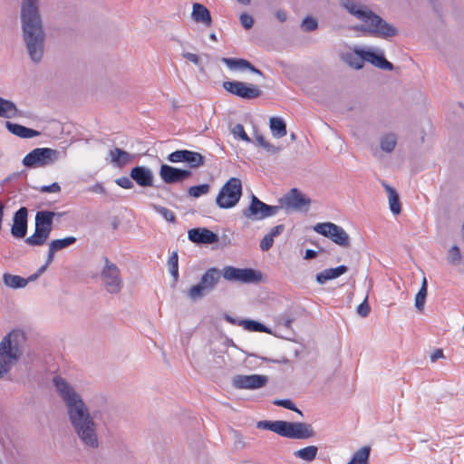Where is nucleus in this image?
I'll return each instance as SVG.
<instances>
[{"instance_id":"nucleus-1","label":"nucleus","mask_w":464,"mask_h":464,"mask_svg":"<svg viewBox=\"0 0 464 464\" xmlns=\"http://www.w3.org/2000/svg\"><path fill=\"white\" fill-rule=\"evenodd\" d=\"M53 384L66 408L70 424L82 445L92 450L99 448L97 424L82 395L61 376H54Z\"/></svg>"},{"instance_id":"nucleus-2","label":"nucleus","mask_w":464,"mask_h":464,"mask_svg":"<svg viewBox=\"0 0 464 464\" xmlns=\"http://www.w3.org/2000/svg\"><path fill=\"white\" fill-rule=\"evenodd\" d=\"M41 0H21L20 24L26 53L34 63L42 62L45 50L46 34L40 11Z\"/></svg>"},{"instance_id":"nucleus-3","label":"nucleus","mask_w":464,"mask_h":464,"mask_svg":"<svg viewBox=\"0 0 464 464\" xmlns=\"http://www.w3.org/2000/svg\"><path fill=\"white\" fill-rule=\"evenodd\" d=\"M341 5L363 23L354 26V30L385 40H390L399 34V30L395 25L388 23L367 6L357 4L353 0H344Z\"/></svg>"},{"instance_id":"nucleus-4","label":"nucleus","mask_w":464,"mask_h":464,"mask_svg":"<svg viewBox=\"0 0 464 464\" xmlns=\"http://www.w3.org/2000/svg\"><path fill=\"white\" fill-rule=\"evenodd\" d=\"M25 335L13 330L0 341V380L19 362L24 352Z\"/></svg>"},{"instance_id":"nucleus-5","label":"nucleus","mask_w":464,"mask_h":464,"mask_svg":"<svg viewBox=\"0 0 464 464\" xmlns=\"http://www.w3.org/2000/svg\"><path fill=\"white\" fill-rule=\"evenodd\" d=\"M65 155V151L52 148H35L24 157L22 163L28 169L45 168L53 165Z\"/></svg>"},{"instance_id":"nucleus-6","label":"nucleus","mask_w":464,"mask_h":464,"mask_svg":"<svg viewBox=\"0 0 464 464\" xmlns=\"http://www.w3.org/2000/svg\"><path fill=\"white\" fill-rule=\"evenodd\" d=\"M242 195V183L237 178L229 179L219 190L216 202L221 208H230L237 204Z\"/></svg>"},{"instance_id":"nucleus-7","label":"nucleus","mask_w":464,"mask_h":464,"mask_svg":"<svg viewBox=\"0 0 464 464\" xmlns=\"http://www.w3.org/2000/svg\"><path fill=\"white\" fill-rule=\"evenodd\" d=\"M101 278L106 291L111 295L119 294L123 287V280L119 267L107 257H104V266L101 271Z\"/></svg>"},{"instance_id":"nucleus-8","label":"nucleus","mask_w":464,"mask_h":464,"mask_svg":"<svg viewBox=\"0 0 464 464\" xmlns=\"http://www.w3.org/2000/svg\"><path fill=\"white\" fill-rule=\"evenodd\" d=\"M222 276L224 279L230 282L256 284L262 280L263 275L260 271L253 268H237L231 266H226L222 269Z\"/></svg>"},{"instance_id":"nucleus-9","label":"nucleus","mask_w":464,"mask_h":464,"mask_svg":"<svg viewBox=\"0 0 464 464\" xmlns=\"http://www.w3.org/2000/svg\"><path fill=\"white\" fill-rule=\"evenodd\" d=\"M314 230L324 237L331 238L334 243L342 247L346 248L351 245L349 235L342 227L334 223H318L314 227Z\"/></svg>"},{"instance_id":"nucleus-10","label":"nucleus","mask_w":464,"mask_h":464,"mask_svg":"<svg viewBox=\"0 0 464 464\" xmlns=\"http://www.w3.org/2000/svg\"><path fill=\"white\" fill-rule=\"evenodd\" d=\"M222 87L227 92L244 100L256 99L262 94V91L257 86L239 81L223 82Z\"/></svg>"},{"instance_id":"nucleus-11","label":"nucleus","mask_w":464,"mask_h":464,"mask_svg":"<svg viewBox=\"0 0 464 464\" xmlns=\"http://www.w3.org/2000/svg\"><path fill=\"white\" fill-rule=\"evenodd\" d=\"M279 203L286 211H307L311 200L298 188H292L279 198Z\"/></svg>"},{"instance_id":"nucleus-12","label":"nucleus","mask_w":464,"mask_h":464,"mask_svg":"<svg viewBox=\"0 0 464 464\" xmlns=\"http://www.w3.org/2000/svg\"><path fill=\"white\" fill-rule=\"evenodd\" d=\"M356 55H360L365 62L372 65L387 71L393 70V64L389 62L382 50L363 49L358 46L353 48Z\"/></svg>"},{"instance_id":"nucleus-13","label":"nucleus","mask_w":464,"mask_h":464,"mask_svg":"<svg viewBox=\"0 0 464 464\" xmlns=\"http://www.w3.org/2000/svg\"><path fill=\"white\" fill-rule=\"evenodd\" d=\"M231 382L238 390H256L267 384L268 377L262 374H237L232 378Z\"/></svg>"},{"instance_id":"nucleus-14","label":"nucleus","mask_w":464,"mask_h":464,"mask_svg":"<svg viewBox=\"0 0 464 464\" xmlns=\"http://www.w3.org/2000/svg\"><path fill=\"white\" fill-rule=\"evenodd\" d=\"M281 436L289 439H308L314 436L311 424L305 422H289L284 420Z\"/></svg>"},{"instance_id":"nucleus-15","label":"nucleus","mask_w":464,"mask_h":464,"mask_svg":"<svg viewBox=\"0 0 464 464\" xmlns=\"http://www.w3.org/2000/svg\"><path fill=\"white\" fill-rule=\"evenodd\" d=\"M167 160L172 163L185 162L189 168H196L202 163L203 156L198 152L179 150L169 154Z\"/></svg>"},{"instance_id":"nucleus-16","label":"nucleus","mask_w":464,"mask_h":464,"mask_svg":"<svg viewBox=\"0 0 464 464\" xmlns=\"http://www.w3.org/2000/svg\"><path fill=\"white\" fill-rule=\"evenodd\" d=\"M188 169H177L172 166L162 164L160 169L161 179L167 184L181 182L190 176Z\"/></svg>"},{"instance_id":"nucleus-17","label":"nucleus","mask_w":464,"mask_h":464,"mask_svg":"<svg viewBox=\"0 0 464 464\" xmlns=\"http://www.w3.org/2000/svg\"><path fill=\"white\" fill-rule=\"evenodd\" d=\"M28 210L25 207L20 208L13 218L11 234L15 238H24L27 233Z\"/></svg>"},{"instance_id":"nucleus-18","label":"nucleus","mask_w":464,"mask_h":464,"mask_svg":"<svg viewBox=\"0 0 464 464\" xmlns=\"http://www.w3.org/2000/svg\"><path fill=\"white\" fill-rule=\"evenodd\" d=\"M266 204L252 194L250 204L243 209L242 215L249 219L262 220L266 218Z\"/></svg>"},{"instance_id":"nucleus-19","label":"nucleus","mask_w":464,"mask_h":464,"mask_svg":"<svg viewBox=\"0 0 464 464\" xmlns=\"http://www.w3.org/2000/svg\"><path fill=\"white\" fill-rule=\"evenodd\" d=\"M130 176L140 187H150L153 185L152 171L147 167L137 166L132 168Z\"/></svg>"},{"instance_id":"nucleus-20","label":"nucleus","mask_w":464,"mask_h":464,"mask_svg":"<svg viewBox=\"0 0 464 464\" xmlns=\"http://www.w3.org/2000/svg\"><path fill=\"white\" fill-rule=\"evenodd\" d=\"M55 216L60 217L62 214L48 210L38 211L35 215V228L50 236L53 229V219Z\"/></svg>"},{"instance_id":"nucleus-21","label":"nucleus","mask_w":464,"mask_h":464,"mask_svg":"<svg viewBox=\"0 0 464 464\" xmlns=\"http://www.w3.org/2000/svg\"><path fill=\"white\" fill-rule=\"evenodd\" d=\"M222 63H224L230 70L233 71H243L249 70L251 72L264 76L263 72L256 68L250 62L242 58H222Z\"/></svg>"},{"instance_id":"nucleus-22","label":"nucleus","mask_w":464,"mask_h":464,"mask_svg":"<svg viewBox=\"0 0 464 464\" xmlns=\"http://www.w3.org/2000/svg\"><path fill=\"white\" fill-rule=\"evenodd\" d=\"M24 115V111H20L14 102L0 97V118L13 119Z\"/></svg>"},{"instance_id":"nucleus-23","label":"nucleus","mask_w":464,"mask_h":464,"mask_svg":"<svg viewBox=\"0 0 464 464\" xmlns=\"http://www.w3.org/2000/svg\"><path fill=\"white\" fill-rule=\"evenodd\" d=\"M110 161L116 168H122L132 161L133 156L120 148L109 151Z\"/></svg>"},{"instance_id":"nucleus-24","label":"nucleus","mask_w":464,"mask_h":464,"mask_svg":"<svg viewBox=\"0 0 464 464\" xmlns=\"http://www.w3.org/2000/svg\"><path fill=\"white\" fill-rule=\"evenodd\" d=\"M5 128L12 134L23 139H31L40 135V132L35 130L11 122L9 121H5Z\"/></svg>"},{"instance_id":"nucleus-25","label":"nucleus","mask_w":464,"mask_h":464,"mask_svg":"<svg viewBox=\"0 0 464 464\" xmlns=\"http://www.w3.org/2000/svg\"><path fill=\"white\" fill-rule=\"evenodd\" d=\"M348 271V267L346 266H339L335 268H328L324 271L318 273L316 275V281L320 285L325 284L328 280L334 279L343 275Z\"/></svg>"},{"instance_id":"nucleus-26","label":"nucleus","mask_w":464,"mask_h":464,"mask_svg":"<svg viewBox=\"0 0 464 464\" xmlns=\"http://www.w3.org/2000/svg\"><path fill=\"white\" fill-rule=\"evenodd\" d=\"M382 185L388 194L389 207L391 211L394 215H399L401 212L399 194L393 187L390 186L385 181H382Z\"/></svg>"},{"instance_id":"nucleus-27","label":"nucleus","mask_w":464,"mask_h":464,"mask_svg":"<svg viewBox=\"0 0 464 464\" xmlns=\"http://www.w3.org/2000/svg\"><path fill=\"white\" fill-rule=\"evenodd\" d=\"M222 276V270L216 267H211L205 272V294L212 291Z\"/></svg>"},{"instance_id":"nucleus-28","label":"nucleus","mask_w":464,"mask_h":464,"mask_svg":"<svg viewBox=\"0 0 464 464\" xmlns=\"http://www.w3.org/2000/svg\"><path fill=\"white\" fill-rule=\"evenodd\" d=\"M284 230L285 225L283 224L277 225L271 228L269 233H267L260 241V248L263 251H268L274 244V238L281 235L284 232Z\"/></svg>"},{"instance_id":"nucleus-29","label":"nucleus","mask_w":464,"mask_h":464,"mask_svg":"<svg viewBox=\"0 0 464 464\" xmlns=\"http://www.w3.org/2000/svg\"><path fill=\"white\" fill-rule=\"evenodd\" d=\"M26 281L25 278L12 275L9 273H5L3 275V282L5 285V286L12 288V289H19L24 288L26 286Z\"/></svg>"},{"instance_id":"nucleus-30","label":"nucleus","mask_w":464,"mask_h":464,"mask_svg":"<svg viewBox=\"0 0 464 464\" xmlns=\"http://www.w3.org/2000/svg\"><path fill=\"white\" fill-rule=\"evenodd\" d=\"M240 326L249 332H258L271 334V330L260 322L252 319H243L239 322Z\"/></svg>"},{"instance_id":"nucleus-31","label":"nucleus","mask_w":464,"mask_h":464,"mask_svg":"<svg viewBox=\"0 0 464 464\" xmlns=\"http://www.w3.org/2000/svg\"><path fill=\"white\" fill-rule=\"evenodd\" d=\"M230 434L233 440V451L242 450L250 446L249 442L246 441V438L243 436L240 430L231 428Z\"/></svg>"},{"instance_id":"nucleus-32","label":"nucleus","mask_w":464,"mask_h":464,"mask_svg":"<svg viewBox=\"0 0 464 464\" xmlns=\"http://www.w3.org/2000/svg\"><path fill=\"white\" fill-rule=\"evenodd\" d=\"M270 130L276 138H282L286 135V124L281 118L272 117L270 119Z\"/></svg>"},{"instance_id":"nucleus-33","label":"nucleus","mask_w":464,"mask_h":464,"mask_svg":"<svg viewBox=\"0 0 464 464\" xmlns=\"http://www.w3.org/2000/svg\"><path fill=\"white\" fill-rule=\"evenodd\" d=\"M48 237L49 235L35 228L34 233L32 236L26 237L24 242L31 246H40L45 244Z\"/></svg>"},{"instance_id":"nucleus-34","label":"nucleus","mask_w":464,"mask_h":464,"mask_svg":"<svg viewBox=\"0 0 464 464\" xmlns=\"http://www.w3.org/2000/svg\"><path fill=\"white\" fill-rule=\"evenodd\" d=\"M168 266L169 273L173 278L172 286L179 281V256L177 251H173L169 257Z\"/></svg>"},{"instance_id":"nucleus-35","label":"nucleus","mask_w":464,"mask_h":464,"mask_svg":"<svg viewBox=\"0 0 464 464\" xmlns=\"http://www.w3.org/2000/svg\"><path fill=\"white\" fill-rule=\"evenodd\" d=\"M318 453V448L316 446H307L295 452V456L306 460L313 461L315 459Z\"/></svg>"},{"instance_id":"nucleus-36","label":"nucleus","mask_w":464,"mask_h":464,"mask_svg":"<svg viewBox=\"0 0 464 464\" xmlns=\"http://www.w3.org/2000/svg\"><path fill=\"white\" fill-rule=\"evenodd\" d=\"M284 420H260L257 422L258 429L268 430L281 436Z\"/></svg>"},{"instance_id":"nucleus-37","label":"nucleus","mask_w":464,"mask_h":464,"mask_svg":"<svg viewBox=\"0 0 464 464\" xmlns=\"http://www.w3.org/2000/svg\"><path fill=\"white\" fill-rule=\"evenodd\" d=\"M76 242V237H67L61 239H54L52 240L49 243V246L53 250L54 252H58L60 250H63L72 245H73Z\"/></svg>"},{"instance_id":"nucleus-38","label":"nucleus","mask_w":464,"mask_h":464,"mask_svg":"<svg viewBox=\"0 0 464 464\" xmlns=\"http://www.w3.org/2000/svg\"><path fill=\"white\" fill-rule=\"evenodd\" d=\"M343 61L352 68L360 70L363 68L365 60L362 59L360 55H356L353 53H346L343 56Z\"/></svg>"},{"instance_id":"nucleus-39","label":"nucleus","mask_w":464,"mask_h":464,"mask_svg":"<svg viewBox=\"0 0 464 464\" xmlns=\"http://www.w3.org/2000/svg\"><path fill=\"white\" fill-rule=\"evenodd\" d=\"M186 295L192 302H195L203 296V277L197 285L191 286L186 292Z\"/></svg>"},{"instance_id":"nucleus-40","label":"nucleus","mask_w":464,"mask_h":464,"mask_svg":"<svg viewBox=\"0 0 464 464\" xmlns=\"http://www.w3.org/2000/svg\"><path fill=\"white\" fill-rule=\"evenodd\" d=\"M150 208L159 213L166 221L170 223L176 222V216L172 210L157 204H150Z\"/></svg>"},{"instance_id":"nucleus-41","label":"nucleus","mask_w":464,"mask_h":464,"mask_svg":"<svg viewBox=\"0 0 464 464\" xmlns=\"http://www.w3.org/2000/svg\"><path fill=\"white\" fill-rule=\"evenodd\" d=\"M397 144L396 136L392 133L383 136L381 140V149L385 152H392Z\"/></svg>"},{"instance_id":"nucleus-42","label":"nucleus","mask_w":464,"mask_h":464,"mask_svg":"<svg viewBox=\"0 0 464 464\" xmlns=\"http://www.w3.org/2000/svg\"><path fill=\"white\" fill-rule=\"evenodd\" d=\"M188 237L193 243L203 244V228L198 227L188 230Z\"/></svg>"},{"instance_id":"nucleus-43","label":"nucleus","mask_w":464,"mask_h":464,"mask_svg":"<svg viewBox=\"0 0 464 464\" xmlns=\"http://www.w3.org/2000/svg\"><path fill=\"white\" fill-rule=\"evenodd\" d=\"M301 27L304 32H313L317 29L318 23L314 17L306 16L303 19Z\"/></svg>"},{"instance_id":"nucleus-44","label":"nucleus","mask_w":464,"mask_h":464,"mask_svg":"<svg viewBox=\"0 0 464 464\" xmlns=\"http://www.w3.org/2000/svg\"><path fill=\"white\" fill-rule=\"evenodd\" d=\"M274 404L276 406H281L285 409L295 411L298 414H300L301 416H303L302 411L299 409H297V407L295 405V403L289 399L276 400V401H274Z\"/></svg>"},{"instance_id":"nucleus-45","label":"nucleus","mask_w":464,"mask_h":464,"mask_svg":"<svg viewBox=\"0 0 464 464\" xmlns=\"http://www.w3.org/2000/svg\"><path fill=\"white\" fill-rule=\"evenodd\" d=\"M356 312L361 317H367L371 312V307L368 303V295L364 300L357 306Z\"/></svg>"},{"instance_id":"nucleus-46","label":"nucleus","mask_w":464,"mask_h":464,"mask_svg":"<svg viewBox=\"0 0 464 464\" xmlns=\"http://www.w3.org/2000/svg\"><path fill=\"white\" fill-rule=\"evenodd\" d=\"M427 297V292L423 290H419L415 296V307L418 311H422L424 309V304Z\"/></svg>"},{"instance_id":"nucleus-47","label":"nucleus","mask_w":464,"mask_h":464,"mask_svg":"<svg viewBox=\"0 0 464 464\" xmlns=\"http://www.w3.org/2000/svg\"><path fill=\"white\" fill-rule=\"evenodd\" d=\"M232 132L235 136L239 137L242 140H245L246 142L251 141V139L245 131L244 126L240 123H237L233 127Z\"/></svg>"},{"instance_id":"nucleus-48","label":"nucleus","mask_w":464,"mask_h":464,"mask_svg":"<svg viewBox=\"0 0 464 464\" xmlns=\"http://www.w3.org/2000/svg\"><path fill=\"white\" fill-rule=\"evenodd\" d=\"M191 17L196 22H203V5L196 3L193 5Z\"/></svg>"},{"instance_id":"nucleus-49","label":"nucleus","mask_w":464,"mask_h":464,"mask_svg":"<svg viewBox=\"0 0 464 464\" xmlns=\"http://www.w3.org/2000/svg\"><path fill=\"white\" fill-rule=\"evenodd\" d=\"M460 258H461V256H460L459 248L457 246H451V248L449 251V256H448L449 261L456 264L460 261Z\"/></svg>"},{"instance_id":"nucleus-50","label":"nucleus","mask_w":464,"mask_h":464,"mask_svg":"<svg viewBox=\"0 0 464 464\" xmlns=\"http://www.w3.org/2000/svg\"><path fill=\"white\" fill-rule=\"evenodd\" d=\"M40 192L43 193H59L61 191V187L59 183L53 182L51 185H44L39 188Z\"/></svg>"},{"instance_id":"nucleus-51","label":"nucleus","mask_w":464,"mask_h":464,"mask_svg":"<svg viewBox=\"0 0 464 464\" xmlns=\"http://www.w3.org/2000/svg\"><path fill=\"white\" fill-rule=\"evenodd\" d=\"M242 26L248 30L254 25V18L252 15L247 14H242L239 17Z\"/></svg>"},{"instance_id":"nucleus-52","label":"nucleus","mask_w":464,"mask_h":464,"mask_svg":"<svg viewBox=\"0 0 464 464\" xmlns=\"http://www.w3.org/2000/svg\"><path fill=\"white\" fill-rule=\"evenodd\" d=\"M218 242V236L216 233L212 232L211 230L205 228V245H210Z\"/></svg>"},{"instance_id":"nucleus-53","label":"nucleus","mask_w":464,"mask_h":464,"mask_svg":"<svg viewBox=\"0 0 464 464\" xmlns=\"http://www.w3.org/2000/svg\"><path fill=\"white\" fill-rule=\"evenodd\" d=\"M132 179L129 177H121L115 180L116 184L122 188L130 189L133 188Z\"/></svg>"},{"instance_id":"nucleus-54","label":"nucleus","mask_w":464,"mask_h":464,"mask_svg":"<svg viewBox=\"0 0 464 464\" xmlns=\"http://www.w3.org/2000/svg\"><path fill=\"white\" fill-rule=\"evenodd\" d=\"M282 208H284V206H282L281 203H279L277 206H271L266 204V218L276 216Z\"/></svg>"},{"instance_id":"nucleus-55","label":"nucleus","mask_w":464,"mask_h":464,"mask_svg":"<svg viewBox=\"0 0 464 464\" xmlns=\"http://www.w3.org/2000/svg\"><path fill=\"white\" fill-rule=\"evenodd\" d=\"M182 56L183 58L193 63L194 64L199 65L200 57L198 54L189 52H183Z\"/></svg>"},{"instance_id":"nucleus-56","label":"nucleus","mask_w":464,"mask_h":464,"mask_svg":"<svg viewBox=\"0 0 464 464\" xmlns=\"http://www.w3.org/2000/svg\"><path fill=\"white\" fill-rule=\"evenodd\" d=\"M188 194L191 197L198 198L203 195V184H199L198 186L190 187L188 189Z\"/></svg>"},{"instance_id":"nucleus-57","label":"nucleus","mask_w":464,"mask_h":464,"mask_svg":"<svg viewBox=\"0 0 464 464\" xmlns=\"http://www.w3.org/2000/svg\"><path fill=\"white\" fill-rule=\"evenodd\" d=\"M267 152L269 153H272V154H276L280 151V148L279 147H276L271 143H269L268 141L266 142V144H264V147H263Z\"/></svg>"},{"instance_id":"nucleus-58","label":"nucleus","mask_w":464,"mask_h":464,"mask_svg":"<svg viewBox=\"0 0 464 464\" xmlns=\"http://www.w3.org/2000/svg\"><path fill=\"white\" fill-rule=\"evenodd\" d=\"M275 16L277 20H279L281 23H284L287 19V14L285 10L279 9L275 13Z\"/></svg>"},{"instance_id":"nucleus-59","label":"nucleus","mask_w":464,"mask_h":464,"mask_svg":"<svg viewBox=\"0 0 464 464\" xmlns=\"http://www.w3.org/2000/svg\"><path fill=\"white\" fill-rule=\"evenodd\" d=\"M443 351L441 349H436L431 354H430V361L432 362H436L440 358H443Z\"/></svg>"},{"instance_id":"nucleus-60","label":"nucleus","mask_w":464,"mask_h":464,"mask_svg":"<svg viewBox=\"0 0 464 464\" xmlns=\"http://www.w3.org/2000/svg\"><path fill=\"white\" fill-rule=\"evenodd\" d=\"M20 176H21L20 172H14V173L8 175L5 179H4L3 184L11 182V181H13L14 179H17L20 178Z\"/></svg>"},{"instance_id":"nucleus-61","label":"nucleus","mask_w":464,"mask_h":464,"mask_svg":"<svg viewBox=\"0 0 464 464\" xmlns=\"http://www.w3.org/2000/svg\"><path fill=\"white\" fill-rule=\"evenodd\" d=\"M317 256V252L313 250V249H307L305 251V256H304V259H313V258H315Z\"/></svg>"},{"instance_id":"nucleus-62","label":"nucleus","mask_w":464,"mask_h":464,"mask_svg":"<svg viewBox=\"0 0 464 464\" xmlns=\"http://www.w3.org/2000/svg\"><path fill=\"white\" fill-rule=\"evenodd\" d=\"M55 253L56 252L52 250V248L49 246L48 254H47V258H46V262H45L47 265H50L53 261Z\"/></svg>"},{"instance_id":"nucleus-63","label":"nucleus","mask_w":464,"mask_h":464,"mask_svg":"<svg viewBox=\"0 0 464 464\" xmlns=\"http://www.w3.org/2000/svg\"><path fill=\"white\" fill-rule=\"evenodd\" d=\"M225 319H226L227 322H228V323H230L232 324L239 325L240 326L239 322H240L241 319H236V318H234L232 316H230L229 314H225Z\"/></svg>"},{"instance_id":"nucleus-64","label":"nucleus","mask_w":464,"mask_h":464,"mask_svg":"<svg viewBox=\"0 0 464 464\" xmlns=\"http://www.w3.org/2000/svg\"><path fill=\"white\" fill-rule=\"evenodd\" d=\"M256 143H257L259 146H261V147H264V144H266V139H265V138H264V136H263V135H261V134L256 135Z\"/></svg>"}]
</instances>
